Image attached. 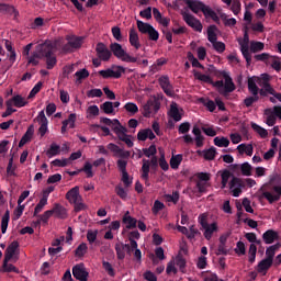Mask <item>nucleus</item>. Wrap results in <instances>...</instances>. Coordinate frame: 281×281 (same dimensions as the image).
Wrapping results in <instances>:
<instances>
[{
	"mask_svg": "<svg viewBox=\"0 0 281 281\" xmlns=\"http://www.w3.org/2000/svg\"><path fill=\"white\" fill-rule=\"evenodd\" d=\"M87 249H89V247H87V244L82 243L76 248L75 255L78 256L79 258H82V256L87 254Z\"/></svg>",
	"mask_w": 281,
	"mask_h": 281,
	"instance_id": "bf43d9fd",
	"label": "nucleus"
},
{
	"mask_svg": "<svg viewBox=\"0 0 281 281\" xmlns=\"http://www.w3.org/2000/svg\"><path fill=\"white\" fill-rule=\"evenodd\" d=\"M36 53L42 58L52 56V54H54V44L50 41H46L43 44H40L36 46Z\"/></svg>",
	"mask_w": 281,
	"mask_h": 281,
	"instance_id": "f3484780",
	"label": "nucleus"
},
{
	"mask_svg": "<svg viewBox=\"0 0 281 281\" xmlns=\"http://www.w3.org/2000/svg\"><path fill=\"white\" fill-rule=\"evenodd\" d=\"M247 85L250 97L244 99V104L247 109H249L250 106H254L255 102H258V100H260V92L258 90V85H256V81H254V79H248Z\"/></svg>",
	"mask_w": 281,
	"mask_h": 281,
	"instance_id": "423d86ee",
	"label": "nucleus"
},
{
	"mask_svg": "<svg viewBox=\"0 0 281 281\" xmlns=\"http://www.w3.org/2000/svg\"><path fill=\"white\" fill-rule=\"evenodd\" d=\"M66 199L70 203H76V201H82V196H80V188L74 187L66 193Z\"/></svg>",
	"mask_w": 281,
	"mask_h": 281,
	"instance_id": "393cba45",
	"label": "nucleus"
},
{
	"mask_svg": "<svg viewBox=\"0 0 281 281\" xmlns=\"http://www.w3.org/2000/svg\"><path fill=\"white\" fill-rule=\"evenodd\" d=\"M265 115L267 116V121H266V124H268L269 126H276V122H277V115H276V112L274 110L272 109H266L265 110Z\"/></svg>",
	"mask_w": 281,
	"mask_h": 281,
	"instance_id": "c9c22d12",
	"label": "nucleus"
},
{
	"mask_svg": "<svg viewBox=\"0 0 281 281\" xmlns=\"http://www.w3.org/2000/svg\"><path fill=\"white\" fill-rule=\"evenodd\" d=\"M192 133L195 137L193 142H195L196 148H203L205 136H203V134L201 133V128H199V126H194Z\"/></svg>",
	"mask_w": 281,
	"mask_h": 281,
	"instance_id": "bb28decb",
	"label": "nucleus"
},
{
	"mask_svg": "<svg viewBox=\"0 0 281 281\" xmlns=\"http://www.w3.org/2000/svg\"><path fill=\"white\" fill-rule=\"evenodd\" d=\"M168 123L167 128L172 131L175 128V124L177 123V102H172L170 105V110L168 111Z\"/></svg>",
	"mask_w": 281,
	"mask_h": 281,
	"instance_id": "5701e85b",
	"label": "nucleus"
},
{
	"mask_svg": "<svg viewBox=\"0 0 281 281\" xmlns=\"http://www.w3.org/2000/svg\"><path fill=\"white\" fill-rule=\"evenodd\" d=\"M218 153L216 151V147H210L209 149L203 150V157L206 161H213Z\"/></svg>",
	"mask_w": 281,
	"mask_h": 281,
	"instance_id": "79ce46f5",
	"label": "nucleus"
},
{
	"mask_svg": "<svg viewBox=\"0 0 281 281\" xmlns=\"http://www.w3.org/2000/svg\"><path fill=\"white\" fill-rule=\"evenodd\" d=\"M9 223H10V211L7 210L4 215L2 216V220H1V232H2V234H5V232H8Z\"/></svg>",
	"mask_w": 281,
	"mask_h": 281,
	"instance_id": "a18cd8bd",
	"label": "nucleus"
},
{
	"mask_svg": "<svg viewBox=\"0 0 281 281\" xmlns=\"http://www.w3.org/2000/svg\"><path fill=\"white\" fill-rule=\"evenodd\" d=\"M150 168L151 170H157V168H159V159L157 158V156H153L150 160L143 159L142 179H144V181H148Z\"/></svg>",
	"mask_w": 281,
	"mask_h": 281,
	"instance_id": "1a4fd4ad",
	"label": "nucleus"
},
{
	"mask_svg": "<svg viewBox=\"0 0 281 281\" xmlns=\"http://www.w3.org/2000/svg\"><path fill=\"white\" fill-rule=\"evenodd\" d=\"M273 267V261L270 259H262L256 267L257 273H262V276H267V271H269V268Z\"/></svg>",
	"mask_w": 281,
	"mask_h": 281,
	"instance_id": "b1692460",
	"label": "nucleus"
},
{
	"mask_svg": "<svg viewBox=\"0 0 281 281\" xmlns=\"http://www.w3.org/2000/svg\"><path fill=\"white\" fill-rule=\"evenodd\" d=\"M45 58H46L47 69H52L53 67H56V63H58V60L56 59V55H54V53L52 55L46 56Z\"/></svg>",
	"mask_w": 281,
	"mask_h": 281,
	"instance_id": "6e6d98bb",
	"label": "nucleus"
},
{
	"mask_svg": "<svg viewBox=\"0 0 281 281\" xmlns=\"http://www.w3.org/2000/svg\"><path fill=\"white\" fill-rule=\"evenodd\" d=\"M143 153L145 157H153L157 155V147L155 145H150L149 148H143Z\"/></svg>",
	"mask_w": 281,
	"mask_h": 281,
	"instance_id": "69168bd1",
	"label": "nucleus"
},
{
	"mask_svg": "<svg viewBox=\"0 0 281 281\" xmlns=\"http://www.w3.org/2000/svg\"><path fill=\"white\" fill-rule=\"evenodd\" d=\"M240 52L247 63V67L251 65V53H249V26H244V38L239 41Z\"/></svg>",
	"mask_w": 281,
	"mask_h": 281,
	"instance_id": "6e6552de",
	"label": "nucleus"
},
{
	"mask_svg": "<svg viewBox=\"0 0 281 281\" xmlns=\"http://www.w3.org/2000/svg\"><path fill=\"white\" fill-rule=\"evenodd\" d=\"M130 45H132V47H135L136 49H139V47H142V44L139 43V35L134 27L130 30Z\"/></svg>",
	"mask_w": 281,
	"mask_h": 281,
	"instance_id": "c85d7f7f",
	"label": "nucleus"
},
{
	"mask_svg": "<svg viewBox=\"0 0 281 281\" xmlns=\"http://www.w3.org/2000/svg\"><path fill=\"white\" fill-rule=\"evenodd\" d=\"M102 267L104 271H106L108 276H110V278H115V269H113L111 262L102 261Z\"/></svg>",
	"mask_w": 281,
	"mask_h": 281,
	"instance_id": "603ef678",
	"label": "nucleus"
},
{
	"mask_svg": "<svg viewBox=\"0 0 281 281\" xmlns=\"http://www.w3.org/2000/svg\"><path fill=\"white\" fill-rule=\"evenodd\" d=\"M164 207H166V205H164V203L159 200H156L154 202V206L151 207V212L153 214H159V212H161V210H164Z\"/></svg>",
	"mask_w": 281,
	"mask_h": 281,
	"instance_id": "e2e57ef3",
	"label": "nucleus"
},
{
	"mask_svg": "<svg viewBox=\"0 0 281 281\" xmlns=\"http://www.w3.org/2000/svg\"><path fill=\"white\" fill-rule=\"evenodd\" d=\"M280 247H281L280 243L269 246L266 249V259L273 262V258H276V252L278 251V249H280Z\"/></svg>",
	"mask_w": 281,
	"mask_h": 281,
	"instance_id": "e433bc0d",
	"label": "nucleus"
},
{
	"mask_svg": "<svg viewBox=\"0 0 281 281\" xmlns=\"http://www.w3.org/2000/svg\"><path fill=\"white\" fill-rule=\"evenodd\" d=\"M46 155L48 157H56V155H60V146L53 143L46 151Z\"/></svg>",
	"mask_w": 281,
	"mask_h": 281,
	"instance_id": "09e8293b",
	"label": "nucleus"
},
{
	"mask_svg": "<svg viewBox=\"0 0 281 281\" xmlns=\"http://www.w3.org/2000/svg\"><path fill=\"white\" fill-rule=\"evenodd\" d=\"M229 188L233 190V196H240L243 189L247 188L246 179L234 177L229 182Z\"/></svg>",
	"mask_w": 281,
	"mask_h": 281,
	"instance_id": "2eb2a0df",
	"label": "nucleus"
},
{
	"mask_svg": "<svg viewBox=\"0 0 281 281\" xmlns=\"http://www.w3.org/2000/svg\"><path fill=\"white\" fill-rule=\"evenodd\" d=\"M72 276L74 278H76V280L87 281L89 278V272L85 270V267L82 265H77L72 267Z\"/></svg>",
	"mask_w": 281,
	"mask_h": 281,
	"instance_id": "aec40b11",
	"label": "nucleus"
},
{
	"mask_svg": "<svg viewBox=\"0 0 281 281\" xmlns=\"http://www.w3.org/2000/svg\"><path fill=\"white\" fill-rule=\"evenodd\" d=\"M245 238L248 240V243H252V245L254 243L256 245H260L261 243L260 239H258V237L256 236V233H246Z\"/></svg>",
	"mask_w": 281,
	"mask_h": 281,
	"instance_id": "338daca9",
	"label": "nucleus"
},
{
	"mask_svg": "<svg viewBox=\"0 0 281 281\" xmlns=\"http://www.w3.org/2000/svg\"><path fill=\"white\" fill-rule=\"evenodd\" d=\"M66 41L68 42L61 48L64 54H74V52H77V49H80V47H82V44L85 43V37L68 35L66 37Z\"/></svg>",
	"mask_w": 281,
	"mask_h": 281,
	"instance_id": "20e7f679",
	"label": "nucleus"
},
{
	"mask_svg": "<svg viewBox=\"0 0 281 281\" xmlns=\"http://www.w3.org/2000/svg\"><path fill=\"white\" fill-rule=\"evenodd\" d=\"M124 109L125 111H127V113H132V115H135V113H139V108L133 102H127L124 105Z\"/></svg>",
	"mask_w": 281,
	"mask_h": 281,
	"instance_id": "5fc2aeb1",
	"label": "nucleus"
},
{
	"mask_svg": "<svg viewBox=\"0 0 281 281\" xmlns=\"http://www.w3.org/2000/svg\"><path fill=\"white\" fill-rule=\"evenodd\" d=\"M262 49H265V43L262 42L250 43V52H252V54H258V52H262Z\"/></svg>",
	"mask_w": 281,
	"mask_h": 281,
	"instance_id": "8fccbe9b",
	"label": "nucleus"
},
{
	"mask_svg": "<svg viewBox=\"0 0 281 281\" xmlns=\"http://www.w3.org/2000/svg\"><path fill=\"white\" fill-rule=\"evenodd\" d=\"M89 76V70H87V68L80 69L75 74L76 82H78L80 85V82H82V80L87 79V77Z\"/></svg>",
	"mask_w": 281,
	"mask_h": 281,
	"instance_id": "de8ad7c7",
	"label": "nucleus"
},
{
	"mask_svg": "<svg viewBox=\"0 0 281 281\" xmlns=\"http://www.w3.org/2000/svg\"><path fill=\"white\" fill-rule=\"evenodd\" d=\"M198 223L201 225L200 229H205V227L210 226V223H207V213L200 214L198 217Z\"/></svg>",
	"mask_w": 281,
	"mask_h": 281,
	"instance_id": "052dcab7",
	"label": "nucleus"
},
{
	"mask_svg": "<svg viewBox=\"0 0 281 281\" xmlns=\"http://www.w3.org/2000/svg\"><path fill=\"white\" fill-rule=\"evenodd\" d=\"M7 102H11L12 106H16V109H22V106H26L27 101L22 98L20 94L14 95L13 98L9 99Z\"/></svg>",
	"mask_w": 281,
	"mask_h": 281,
	"instance_id": "72a5a7b5",
	"label": "nucleus"
},
{
	"mask_svg": "<svg viewBox=\"0 0 281 281\" xmlns=\"http://www.w3.org/2000/svg\"><path fill=\"white\" fill-rule=\"evenodd\" d=\"M218 27H216V25H210L207 27V41H210L212 44L218 41V36L216 35Z\"/></svg>",
	"mask_w": 281,
	"mask_h": 281,
	"instance_id": "a19ab883",
	"label": "nucleus"
},
{
	"mask_svg": "<svg viewBox=\"0 0 281 281\" xmlns=\"http://www.w3.org/2000/svg\"><path fill=\"white\" fill-rule=\"evenodd\" d=\"M97 57L99 60H102L103 63H109L111 60V57L113 56V53H111V49L104 43L99 42L95 46Z\"/></svg>",
	"mask_w": 281,
	"mask_h": 281,
	"instance_id": "4468645a",
	"label": "nucleus"
},
{
	"mask_svg": "<svg viewBox=\"0 0 281 281\" xmlns=\"http://www.w3.org/2000/svg\"><path fill=\"white\" fill-rule=\"evenodd\" d=\"M81 172H86L88 179H91L93 177V165L91 162L87 161L81 169Z\"/></svg>",
	"mask_w": 281,
	"mask_h": 281,
	"instance_id": "13d9d810",
	"label": "nucleus"
},
{
	"mask_svg": "<svg viewBox=\"0 0 281 281\" xmlns=\"http://www.w3.org/2000/svg\"><path fill=\"white\" fill-rule=\"evenodd\" d=\"M110 52L115 56V58H119L123 63H137V57H133L126 53L120 43H112L110 45Z\"/></svg>",
	"mask_w": 281,
	"mask_h": 281,
	"instance_id": "39448f33",
	"label": "nucleus"
},
{
	"mask_svg": "<svg viewBox=\"0 0 281 281\" xmlns=\"http://www.w3.org/2000/svg\"><path fill=\"white\" fill-rule=\"evenodd\" d=\"M127 238L130 240V245L132 246V249H137V240H139L140 235L139 231H132L127 234Z\"/></svg>",
	"mask_w": 281,
	"mask_h": 281,
	"instance_id": "4c0bfd02",
	"label": "nucleus"
},
{
	"mask_svg": "<svg viewBox=\"0 0 281 281\" xmlns=\"http://www.w3.org/2000/svg\"><path fill=\"white\" fill-rule=\"evenodd\" d=\"M213 142L214 145L217 146L218 148H227L229 146V139L225 136H216Z\"/></svg>",
	"mask_w": 281,
	"mask_h": 281,
	"instance_id": "37998d69",
	"label": "nucleus"
},
{
	"mask_svg": "<svg viewBox=\"0 0 281 281\" xmlns=\"http://www.w3.org/2000/svg\"><path fill=\"white\" fill-rule=\"evenodd\" d=\"M204 231V238L212 240L214 233L218 232V225L216 223L209 224L207 227L202 228Z\"/></svg>",
	"mask_w": 281,
	"mask_h": 281,
	"instance_id": "7c9ffc66",
	"label": "nucleus"
},
{
	"mask_svg": "<svg viewBox=\"0 0 281 281\" xmlns=\"http://www.w3.org/2000/svg\"><path fill=\"white\" fill-rule=\"evenodd\" d=\"M16 249H19V241H12L5 249L4 260L5 262H10L11 258H14V254H16Z\"/></svg>",
	"mask_w": 281,
	"mask_h": 281,
	"instance_id": "a878e982",
	"label": "nucleus"
},
{
	"mask_svg": "<svg viewBox=\"0 0 281 281\" xmlns=\"http://www.w3.org/2000/svg\"><path fill=\"white\" fill-rule=\"evenodd\" d=\"M233 168H234V170L240 169L241 175L244 177H251L252 167L250 166L249 162H244L241 165H233Z\"/></svg>",
	"mask_w": 281,
	"mask_h": 281,
	"instance_id": "c756f323",
	"label": "nucleus"
},
{
	"mask_svg": "<svg viewBox=\"0 0 281 281\" xmlns=\"http://www.w3.org/2000/svg\"><path fill=\"white\" fill-rule=\"evenodd\" d=\"M248 80H252L255 85H259V95L267 98L269 93H273V87H271V76L269 74H262L260 77H249Z\"/></svg>",
	"mask_w": 281,
	"mask_h": 281,
	"instance_id": "f03ea898",
	"label": "nucleus"
},
{
	"mask_svg": "<svg viewBox=\"0 0 281 281\" xmlns=\"http://www.w3.org/2000/svg\"><path fill=\"white\" fill-rule=\"evenodd\" d=\"M237 150L239 153V155H247L248 157H251V155H254V145L251 144H240L237 146Z\"/></svg>",
	"mask_w": 281,
	"mask_h": 281,
	"instance_id": "f704fd0d",
	"label": "nucleus"
},
{
	"mask_svg": "<svg viewBox=\"0 0 281 281\" xmlns=\"http://www.w3.org/2000/svg\"><path fill=\"white\" fill-rule=\"evenodd\" d=\"M137 30L140 34H147L149 41H159V31H156L155 26L144 21H136Z\"/></svg>",
	"mask_w": 281,
	"mask_h": 281,
	"instance_id": "0eeeda50",
	"label": "nucleus"
},
{
	"mask_svg": "<svg viewBox=\"0 0 281 281\" xmlns=\"http://www.w3.org/2000/svg\"><path fill=\"white\" fill-rule=\"evenodd\" d=\"M115 251L117 260H124L126 258V254L131 256L135 248L131 244H124L122 241L115 244Z\"/></svg>",
	"mask_w": 281,
	"mask_h": 281,
	"instance_id": "ddd939ff",
	"label": "nucleus"
},
{
	"mask_svg": "<svg viewBox=\"0 0 281 281\" xmlns=\"http://www.w3.org/2000/svg\"><path fill=\"white\" fill-rule=\"evenodd\" d=\"M100 109L105 113V115H111L113 113V102L111 101H105L104 103L101 104Z\"/></svg>",
	"mask_w": 281,
	"mask_h": 281,
	"instance_id": "3c124183",
	"label": "nucleus"
},
{
	"mask_svg": "<svg viewBox=\"0 0 281 281\" xmlns=\"http://www.w3.org/2000/svg\"><path fill=\"white\" fill-rule=\"evenodd\" d=\"M188 59L192 64V67H196L198 69H205V67H203V65L199 61V59H196V57H194L192 53H188Z\"/></svg>",
	"mask_w": 281,
	"mask_h": 281,
	"instance_id": "4d7b16f0",
	"label": "nucleus"
},
{
	"mask_svg": "<svg viewBox=\"0 0 281 281\" xmlns=\"http://www.w3.org/2000/svg\"><path fill=\"white\" fill-rule=\"evenodd\" d=\"M63 123L68 125L69 128H76V114H69L68 119L63 121Z\"/></svg>",
	"mask_w": 281,
	"mask_h": 281,
	"instance_id": "774afa93",
	"label": "nucleus"
},
{
	"mask_svg": "<svg viewBox=\"0 0 281 281\" xmlns=\"http://www.w3.org/2000/svg\"><path fill=\"white\" fill-rule=\"evenodd\" d=\"M182 19L189 27L194 30V32H203V24L199 19H196L194 15L190 14L188 11H181Z\"/></svg>",
	"mask_w": 281,
	"mask_h": 281,
	"instance_id": "9b49d317",
	"label": "nucleus"
},
{
	"mask_svg": "<svg viewBox=\"0 0 281 281\" xmlns=\"http://www.w3.org/2000/svg\"><path fill=\"white\" fill-rule=\"evenodd\" d=\"M186 5L193 12V14H198L203 12V8H205V3L199 0H183Z\"/></svg>",
	"mask_w": 281,
	"mask_h": 281,
	"instance_id": "6ab92c4d",
	"label": "nucleus"
},
{
	"mask_svg": "<svg viewBox=\"0 0 281 281\" xmlns=\"http://www.w3.org/2000/svg\"><path fill=\"white\" fill-rule=\"evenodd\" d=\"M262 240L266 245H273L274 240H280V233L274 229H268L262 234Z\"/></svg>",
	"mask_w": 281,
	"mask_h": 281,
	"instance_id": "412c9836",
	"label": "nucleus"
},
{
	"mask_svg": "<svg viewBox=\"0 0 281 281\" xmlns=\"http://www.w3.org/2000/svg\"><path fill=\"white\" fill-rule=\"evenodd\" d=\"M190 128H192V124L184 122L178 126V132L180 135H187V133H190Z\"/></svg>",
	"mask_w": 281,
	"mask_h": 281,
	"instance_id": "864d4df0",
	"label": "nucleus"
},
{
	"mask_svg": "<svg viewBox=\"0 0 281 281\" xmlns=\"http://www.w3.org/2000/svg\"><path fill=\"white\" fill-rule=\"evenodd\" d=\"M100 122H101V124H105V126H111L113 133H115V135H117V137L121 142H124V139L130 137V135L126 134V133H128V130L126 127H124V125H122V123H120V120H117V119L111 120L109 117H100Z\"/></svg>",
	"mask_w": 281,
	"mask_h": 281,
	"instance_id": "7ed1b4c3",
	"label": "nucleus"
},
{
	"mask_svg": "<svg viewBox=\"0 0 281 281\" xmlns=\"http://www.w3.org/2000/svg\"><path fill=\"white\" fill-rule=\"evenodd\" d=\"M37 122L41 123V126L38 128V133L41 137H45V134L47 133V124H49V121L47 120V116H45V111H41L36 117Z\"/></svg>",
	"mask_w": 281,
	"mask_h": 281,
	"instance_id": "4be33fe9",
	"label": "nucleus"
},
{
	"mask_svg": "<svg viewBox=\"0 0 281 281\" xmlns=\"http://www.w3.org/2000/svg\"><path fill=\"white\" fill-rule=\"evenodd\" d=\"M123 223L126 225V229H135L137 227V220L130 216L128 211L123 216Z\"/></svg>",
	"mask_w": 281,
	"mask_h": 281,
	"instance_id": "473e14b6",
	"label": "nucleus"
},
{
	"mask_svg": "<svg viewBox=\"0 0 281 281\" xmlns=\"http://www.w3.org/2000/svg\"><path fill=\"white\" fill-rule=\"evenodd\" d=\"M222 2L225 3L226 5H232L231 10L233 14H235V16H238V14H240L241 4L239 0H233V3H232V0H222Z\"/></svg>",
	"mask_w": 281,
	"mask_h": 281,
	"instance_id": "2f4dec72",
	"label": "nucleus"
},
{
	"mask_svg": "<svg viewBox=\"0 0 281 281\" xmlns=\"http://www.w3.org/2000/svg\"><path fill=\"white\" fill-rule=\"evenodd\" d=\"M122 74H126V68H124L123 66H112V68L99 71V76H102L104 79H120L122 78Z\"/></svg>",
	"mask_w": 281,
	"mask_h": 281,
	"instance_id": "f8f14e48",
	"label": "nucleus"
},
{
	"mask_svg": "<svg viewBox=\"0 0 281 281\" xmlns=\"http://www.w3.org/2000/svg\"><path fill=\"white\" fill-rule=\"evenodd\" d=\"M217 78H224V93H232L236 91V85H234V80L229 76V72L222 70L217 74Z\"/></svg>",
	"mask_w": 281,
	"mask_h": 281,
	"instance_id": "dca6fc26",
	"label": "nucleus"
},
{
	"mask_svg": "<svg viewBox=\"0 0 281 281\" xmlns=\"http://www.w3.org/2000/svg\"><path fill=\"white\" fill-rule=\"evenodd\" d=\"M50 212L55 214L56 218H67V209H65V206L60 205L59 203H56Z\"/></svg>",
	"mask_w": 281,
	"mask_h": 281,
	"instance_id": "cd10ccee",
	"label": "nucleus"
},
{
	"mask_svg": "<svg viewBox=\"0 0 281 281\" xmlns=\"http://www.w3.org/2000/svg\"><path fill=\"white\" fill-rule=\"evenodd\" d=\"M34 135V125L29 126L25 134L22 136V139L27 144V142L32 140V136Z\"/></svg>",
	"mask_w": 281,
	"mask_h": 281,
	"instance_id": "680f3d73",
	"label": "nucleus"
},
{
	"mask_svg": "<svg viewBox=\"0 0 281 281\" xmlns=\"http://www.w3.org/2000/svg\"><path fill=\"white\" fill-rule=\"evenodd\" d=\"M193 76L195 80H200L201 82H206L207 85L212 83V77L207 75H203L199 72L198 70H193Z\"/></svg>",
	"mask_w": 281,
	"mask_h": 281,
	"instance_id": "c03bdc74",
	"label": "nucleus"
},
{
	"mask_svg": "<svg viewBox=\"0 0 281 281\" xmlns=\"http://www.w3.org/2000/svg\"><path fill=\"white\" fill-rule=\"evenodd\" d=\"M97 239H98V231L89 229L87 232V240H88V243H90V245H93V243H95Z\"/></svg>",
	"mask_w": 281,
	"mask_h": 281,
	"instance_id": "0e129e2a",
	"label": "nucleus"
},
{
	"mask_svg": "<svg viewBox=\"0 0 281 281\" xmlns=\"http://www.w3.org/2000/svg\"><path fill=\"white\" fill-rule=\"evenodd\" d=\"M251 128L254 131H256V133H258V135H260V137H262V139H265L269 135V132H267V130L265 127H261L260 125H258L256 123H251Z\"/></svg>",
	"mask_w": 281,
	"mask_h": 281,
	"instance_id": "49530a36",
	"label": "nucleus"
},
{
	"mask_svg": "<svg viewBox=\"0 0 281 281\" xmlns=\"http://www.w3.org/2000/svg\"><path fill=\"white\" fill-rule=\"evenodd\" d=\"M276 179H278L277 176L271 177L269 183H266L260 188V192L263 199L267 200L268 203L270 204H273V203H277V201H280V196H281V187L273 186V183L276 182Z\"/></svg>",
	"mask_w": 281,
	"mask_h": 281,
	"instance_id": "f257e3e1",
	"label": "nucleus"
},
{
	"mask_svg": "<svg viewBox=\"0 0 281 281\" xmlns=\"http://www.w3.org/2000/svg\"><path fill=\"white\" fill-rule=\"evenodd\" d=\"M9 262L10 261H5V259H3V263H2L3 273H21V271L19 270V268H16V266Z\"/></svg>",
	"mask_w": 281,
	"mask_h": 281,
	"instance_id": "ea45409f",
	"label": "nucleus"
},
{
	"mask_svg": "<svg viewBox=\"0 0 281 281\" xmlns=\"http://www.w3.org/2000/svg\"><path fill=\"white\" fill-rule=\"evenodd\" d=\"M106 148L111 153H114L115 157H121V159H128L131 157V151L124 150L113 143L108 144Z\"/></svg>",
	"mask_w": 281,
	"mask_h": 281,
	"instance_id": "a211bd4d",
	"label": "nucleus"
},
{
	"mask_svg": "<svg viewBox=\"0 0 281 281\" xmlns=\"http://www.w3.org/2000/svg\"><path fill=\"white\" fill-rule=\"evenodd\" d=\"M161 109V103L157 98L149 99L144 105H143V115L144 117H150L151 115H155Z\"/></svg>",
	"mask_w": 281,
	"mask_h": 281,
	"instance_id": "9d476101",
	"label": "nucleus"
},
{
	"mask_svg": "<svg viewBox=\"0 0 281 281\" xmlns=\"http://www.w3.org/2000/svg\"><path fill=\"white\" fill-rule=\"evenodd\" d=\"M220 19L223 21V24L225 27H234L236 25L237 21L235 18H229L226 15V13L220 12Z\"/></svg>",
	"mask_w": 281,
	"mask_h": 281,
	"instance_id": "58836bf2",
	"label": "nucleus"
}]
</instances>
